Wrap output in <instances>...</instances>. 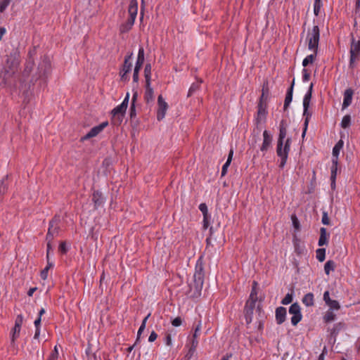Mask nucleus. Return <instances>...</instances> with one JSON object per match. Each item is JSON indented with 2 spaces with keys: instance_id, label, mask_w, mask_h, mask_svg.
Here are the masks:
<instances>
[{
  "instance_id": "11",
  "label": "nucleus",
  "mask_w": 360,
  "mask_h": 360,
  "mask_svg": "<svg viewBox=\"0 0 360 360\" xmlns=\"http://www.w3.org/2000/svg\"><path fill=\"white\" fill-rule=\"evenodd\" d=\"M132 56L133 53H130L124 58V64L120 72L122 80L126 81L129 79L127 75L131 70L132 63L131 62V59L132 58Z\"/></svg>"
},
{
  "instance_id": "21",
  "label": "nucleus",
  "mask_w": 360,
  "mask_h": 360,
  "mask_svg": "<svg viewBox=\"0 0 360 360\" xmlns=\"http://www.w3.org/2000/svg\"><path fill=\"white\" fill-rule=\"evenodd\" d=\"M144 63V49L141 46L139 49L138 57L134 69L141 70Z\"/></svg>"
},
{
  "instance_id": "22",
  "label": "nucleus",
  "mask_w": 360,
  "mask_h": 360,
  "mask_svg": "<svg viewBox=\"0 0 360 360\" xmlns=\"http://www.w3.org/2000/svg\"><path fill=\"white\" fill-rule=\"evenodd\" d=\"M303 304L307 307H312L314 305V294L312 292L307 293L302 298Z\"/></svg>"
},
{
  "instance_id": "25",
  "label": "nucleus",
  "mask_w": 360,
  "mask_h": 360,
  "mask_svg": "<svg viewBox=\"0 0 360 360\" xmlns=\"http://www.w3.org/2000/svg\"><path fill=\"white\" fill-rule=\"evenodd\" d=\"M292 86H290V88L288 89V91H287V94H286V96H285V101H284V105H283V109L284 110H286L287 108H288L290 103H291L292 100Z\"/></svg>"
},
{
  "instance_id": "56",
  "label": "nucleus",
  "mask_w": 360,
  "mask_h": 360,
  "mask_svg": "<svg viewBox=\"0 0 360 360\" xmlns=\"http://www.w3.org/2000/svg\"><path fill=\"white\" fill-rule=\"evenodd\" d=\"M59 251L63 253V254H65L68 251V248L66 247V243L65 242H62L60 245H59Z\"/></svg>"
},
{
  "instance_id": "44",
  "label": "nucleus",
  "mask_w": 360,
  "mask_h": 360,
  "mask_svg": "<svg viewBox=\"0 0 360 360\" xmlns=\"http://www.w3.org/2000/svg\"><path fill=\"white\" fill-rule=\"evenodd\" d=\"M311 117V116H304V122L303 131H302V139H304L305 135H306V132H307V127H308L309 120H310Z\"/></svg>"
},
{
  "instance_id": "13",
  "label": "nucleus",
  "mask_w": 360,
  "mask_h": 360,
  "mask_svg": "<svg viewBox=\"0 0 360 360\" xmlns=\"http://www.w3.org/2000/svg\"><path fill=\"white\" fill-rule=\"evenodd\" d=\"M158 105L157 120L160 121L165 117L168 108V105L163 99L162 95H160L158 98Z\"/></svg>"
},
{
  "instance_id": "23",
  "label": "nucleus",
  "mask_w": 360,
  "mask_h": 360,
  "mask_svg": "<svg viewBox=\"0 0 360 360\" xmlns=\"http://www.w3.org/2000/svg\"><path fill=\"white\" fill-rule=\"evenodd\" d=\"M345 327V325L344 323L340 322L338 323H336L334 325L333 328L330 330V335L333 337L334 338H336L338 333L344 329Z\"/></svg>"
},
{
  "instance_id": "33",
  "label": "nucleus",
  "mask_w": 360,
  "mask_h": 360,
  "mask_svg": "<svg viewBox=\"0 0 360 360\" xmlns=\"http://www.w3.org/2000/svg\"><path fill=\"white\" fill-rule=\"evenodd\" d=\"M269 94V89L268 87V83H264L262 87V95L259 98L260 101H267Z\"/></svg>"
},
{
  "instance_id": "14",
  "label": "nucleus",
  "mask_w": 360,
  "mask_h": 360,
  "mask_svg": "<svg viewBox=\"0 0 360 360\" xmlns=\"http://www.w3.org/2000/svg\"><path fill=\"white\" fill-rule=\"evenodd\" d=\"M108 125V122H103L101 124L94 127L91 129V130L82 138V140H86L96 136L99 133H101L107 126Z\"/></svg>"
},
{
  "instance_id": "40",
  "label": "nucleus",
  "mask_w": 360,
  "mask_h": 360,
  "mask_svg": "<svg viewBox=\"0 0 360 360\" xmlns=\"http://www.w3.org/2000/svg\"><path fill=\"white\" fill-rule=\"evenodd\" d=\"M351 124V116L349 115H346L343 117L341 122V127L343 129H347L350 126Z\"/></svg>"
},
{
  "instance_id": "19",
  "label": "nucleus",
  "mask_w": 360,
  "mask_h": 360,
  "mask_svg": "<svg viewBox=\"0 0 360 360\" xmlns=\"http://www.w3.org/2000/svg\"><path fill=\"white\" fill-rule=\"evenodd\" d=\"M144 99L147 104L154 101V91L150 86V83H146Z\"/></svg>"
},
{
  "instance_id": "37",
  "label": "nucleus",
  "mask_w": 360,
  "mask_h": 360,
  "mask_svg": "<svg viewBox=\"0 0 360 360\" xmlns=\"http://www.w3.org/2000/svg\"><path fill=\"white\" fill-rule=\"evenodd\" d=\"M316 259L319 262H323L326 258V249L325 248H319L316 251Z\"/></svg>"
},
{
  "instance_id": "55",
  "label": "nucleus",
  "mask_w": 360,
  "mask_h": 360,
  "mask_svg": "<svg viewBox=\"0 0 360 360\" xmlns=\"http://www.w3.org/2000/svg\"><path fill=\"white\" fill-rule=\"evenodd\" d=\"M267 106V101H260L259 100V103L257 105V108L259 109H266Z\"/></svg>"
},
{
  "instance_id": "38",
  "label": "nucleus",
  "mask_w": 360,
  "mask_h": 360,
  "mask_svg": "<svg viewBox=\"0 0 360 360\" xmlns=\"http://www.w3.org/2000/svg\"><path fill=\"white\" fill-rule=\"evenodd\" d=\"M322 6L323 4L321 0H314V13L316 16H318L319 15Z\"/></svg>"
},
{
  "instance_id": "2",
  "label": "nucleus",
  "mask_w": 360,
  "mask_h": 360,
  "mask_svg": "<svg viewBox=\"0 0 360 360\" xmlns=\"http://www.w3.org/2000/svg\"><path fill=\"white\" fill-rule=\"evenodd\" d=\"M18 65V57L15 52L6 55V59L1 72V77L5 85L8 84V79L15 73Z\"/></svg>"
},
{
  "instance_id": "8",
  "label": "nucleus",
  "mask_w": 360,
  "mask_h": 360,
  "mask_svg": "<svg viewBox=\"0 0 360 360\" xmlns=\"http://www.w3.org/2000/svg\"><path fill=\"white\" fill-rule=\"evenodd\" d=\"M349 53V67L354 68V62L356 61V60H358L359 57L360 56V40H355L353 36L352 37Z\"/></svg>"
},
{
  "instance_id": "39",
  "label": "nucleus",
  "mask_w": 360,
  "mask_h": 360,
  "mask_svg": "<svg viewBox=\"0 0 360 360\" xmlns=\"http://www.w3.org/2000/svg\"><path fill=\"white\" fill-rule=\"evenodd\" d=\"M336 315L333 313V311L328 310L325 316H323V319L326 323L331 322L335 319Z\"/></svg>"
},
{
  "instance_id": "20",
  "label": "nucleus",
  "mask_w": 360,
  "mask_h": 360,
  "mask_svg": "<svg viewBox=\"0 0 360 360\" xmlns=\"http://www.w3.org/2000/svg\"><path fill=\"white\" fill-rule=\"evenodd\" d=\"M329 233H327V230L324 227L320 229V237L319 239L318 244L319 246L327 245L328 243Z\"/></svg>"
},
{
  "instance_id": "12",
  "label": "nucleus",
  "mask_w": 360,
  "mask_h": 360,
  "mask_svg": "<svg viewBox=\"0 0 360 360\" xmlns=\"http://www.w3.org/2000/svg\"><path fill=\"white\" fill-rule=\"evenodd\" d=\"M313 83H311L309 89L304 96L303 99V116H311V112L309 111V104L311 98L312 91H313Z\"/></svg>"
},
{
  "instance_id": "48",
  "label": "nucleus",
  "mask_w": 360,
  "mask_h": 360,
  "mask_svg": "<svg viewBox=\"0 0 360 360\" xmlns=\"http://www.w3.org/2000/svg\"><path fill=\"white\" fill-rule=\"evenodd\" d=\"M22 322H23V316L22 314H19L16 317L14 326H15L17 328H21Z\"/></svg>"
},
{
  "instance_id": "32",
  "label": "nucleus",
  "mask_w": 360,
  "mask_h": 360,
  "mask_svg": "<svg viewBox=\"0 0 360 360\" xmlns=\"http://www.w3.org/2000/svg\"><path fill=\"white\" fill-rule=\"evenodd\" d=\"M202 82V80H198L196 82L193 83L188 90L187 96H191L196 91H198Z\"/></svg>"
},
{
  "instance_id": "49",
  "label": "nucleus",
  "mask_w": 360,
  "mask_h": 360,
  "mask_svg": "<svg viewBox=\"0 0 360 360\" xmlns=\"http://www.w3.org/2000/svg\"><path fill=\"white\" fill-rule=\"evenodd\" d=\"M321 222L324 225H329L330 224V219H329V217L328 216V212H326V211L323 212Z\"/></svg>"
},
{
  "instance_id": "41",
  "label": "nucleus",
  "mask_w": 360,
  "mask_h": 360,
  "mask_svg": "<svg viewBox=\"0 0 360 360\" xmlns=\"http://www.w3.org/2000/svg\"><path fill=\"white\" fill-rule=\"evenodd\" d=\"M253 311L254 310H248V309L246 308L244 309L245 321L248 324L252 322Z\"/></svg>"
},
{
  "instance_id": "3",
  "label": "nucleus",
  "mask_w": 360,
  "mask_h": 360,
  "mask_svg": "<svg viewBox=\"0 0 360 360\" xmlns=\"http://www.w3.org/2000/svg\"><path fill=\"white\" fill-rule=\"evenodd\" d=\"M204 282V272H203V266L201 261V257L197 261L195 265V271L193 275V283L189 285L190 292L194 290L193 293H191V297H197L200 295V291L202 290Z\"/></svg>"
},
{
  "instance_id": "27",
  "label": "nucleus",
  "mask_w": 360,
  "mask_h": 360,
  "mask_svg": "<svg viewBox=\"0 0 360 360\" xmlns=\"http://www.w3.org/2000/svg\"><path fill=\"white\" fill-rule=\"evenodd\" d=\"M21 328L13 327L11 331V345L15 346V341L19 337Z\"/></svg>"
},
{
  "instance_id": "64",
  "label": "nucleus",
  "mask_w": 360,
  "mask_h": 360,
  "mask_svg": "<svg viewBox=\"0 0 360 360\" xmlns=\"http://www.w3.org/2000/svg\"><path fill=\"white\" fill-rule=\"evenodd\" d=\"M139 70H137V69L134 70L133 80L134 82H138V81H139Z\"/></svg>"
},
{
  "instance_id": "43",
  "label": "nucleus",
  "mask_w": 360,
  "mask_h": 360,
  "mask_svg": "<svg viewBox=\"0 0 360 360\" xmlns=\"http://www.w3.org/2000/svg\"><path fill=\"white\" fill-rule=\"evenodd\" d=\"M257 300L255 299H251L249 297L248 300L247 301L245 304V308L248 309V310H254L255 308V304Z\"/></svg>"
},
{
  "instance_id": "29",
  "label": "nucleus",
  "mask_w": 360,
  "mask_h": 360,
  "mask_svg": "<svg viewBox=\"0 0 360 360\" xmlns=\"http://www.w3.org/2000/svg\"><path fill=\"white\" fill-rule=\"evenodd\" d=\"M332 162H333V165L330 168V172H331L330 181H333V183H334V180L336 179V175H337L338 160L333 159Z\"/></svg>"
},
{
  "instance_id": "1",
  "label": "nucleus",
  "mask_w": 360,
  "mask_h": 360,
  "mask_svg": "<svg viewBox=\"0 0 360 360\" xmlns=\"http://www.w3.org/2000/svg\"><path fill=\"white\" fill-rule=\"evenodd\" d=\"M286 134L287 128L279 129V134L276 146V153L277 155L281 158L279 167L281 169L283 168L286 164L291 143V139L288 138L285 140L284 144V139L286 136Z\"/></svg>"
},
{
  "instance_id": "54",
  "label": "nucleus",
  "mask_w": 360,
  "mask_h": 360,
  "mask_svg": "<svg viewBox=\"0 0 360 360\" xmlns=\"http://www.w3.org/2000/svg\"><path fill=\"white\" fill-rule=\"evenodd\" d=\"M310 78V74L306 68L302 70V80L303 82H307Z\"/></svg>"
},
{
  "instance_id": "26",
  "label": "nucleus",
  "mask_w": 360,
  "mask_h": 360,
  "mask_svg": "<svg viewBox=\"0 0 360 360\" xmlns=\"http://www.w3.org/2000/svg\"><path fill=\"white\" fill-rule=\"evenodd\" d=\"M342 147L343 141L342 140H340L333 148V159H337L338 160V155Z\"/></svg>"
},
{
  "instance_id": "46",
  "label": "nucleus",
  "mask_w": 360,
  "mask_h": 360,
  "mask_svg": "<svg viewBox=\"0 0 360 360\" xmlns=\"http://www.w3.org/2000/svg\"><path fill=\"white\" fill-rule=\"evenodd\" d=\"M12 0H1L0 1V12L4 13Z\"/></svg>"
},
{
  "instance_id": "15",
  "label": "nucleus",
  "mask_w": 360,
  "mask_h": 360,
  "mask_svg": "<svg viewBox=\"0 0 360 360\" xmlns=\"http://www.w3.org/2000/svg\"><path fill=\"white\" fill-rule=\"evenodd\" d=\"M273 141L272 135L267 131L264 130L263 132V143L260 146V150L264 154L271 146Z\"/></svg>"
},
{
  "instance_id": "57",
  "label": "nucleus",
  "mask_w": 360,
  "mask_h": 360,
  "mask_svg": "<svg viewBox=\"0 0 360 360\" xmlns=\"http://www.w3.org/2000/svg\"><path fill=\"white\" fill-rule=\"evenodd\" d=\"M195 349H196L195 348H193L192 347H190V349H188V353L186 355V357L187 358V359H191V357L193 356V355L195 352Z\"/></svg>"
},
{
  "instance_id": "63",
  "label": "nucleus",
  "mask_w": 360,
  "mask_h": 360,
  "mask_svg": "<svg viewBox=\"0 0 360 360\" xmlns=\"http://www.w3.org/2000/svg\"><path fill=\"white\" fill-rule=\"evenodd\" d=\"M200 328H201V322L200 321L198 323V324L197 325V326L195 327V331H194V333L193 335V338H197V337L198 335V332L200 331Z\"/></svg>"
},
{
  "instance_id": "7",
  "label": "nucleus",
  "mask_w": 360,
  "mask_h": 360,
  "mask_svg": "<svg viewBox=\"0 0 360 360\" xmlns=\"http://www.w3.org/2000/svg\"><path fill=\"white\" fill-rule=\"evenodd\" d=\"M60 217L55 215L54 217L50 221L48 232L46 234V240L47 241H52L53 238L59 234Z\"/></svg>"
},
{
  "instance_id": "36",
  "label": "nucleus",
  "mask_w": 360,
  "mask_h": 360,
  "mask_svg": "<svg viewBox=\"0 0 360 360\" xmlns=\"http://www.w3.org/2000/svg\"><path fill=\"white\" fill-rule=\"evenodd\" d=\"M259 134H260V129L257 128L256 129L253 130L252 138L251 143H250V145L252 146V147L255 146V145L257 142V140L259 139Z\"/></svg>"
},
{
  "instance_id": "5",
  "label": "nucleus",
  "mask_w": 360,
  "mask_h": 360,
  "mask_svg": "<svg viewBox=\"0 0 360 360\" xmlns=\"http://www.w3.org/2000/svg\"><path fill=\"white\" fill-rule=\"evenodd\" d=\"M129 94H127L122 103L112 110V123L114 125H120L124 116L129 103Z\"/></svg>"
},
{
  "instance_id": "50",
  "label": "nucleus",
  "mask_w": 360,
  "mask_h": 360,
  "mask_svg": "<svg viewBox=\"0 0 360 360\" xmlns=\"http://www.w3.org/2000/svg\"><path fill=\"white\" fill-rule=\"evenodd\" d=\"M210 215L206 214L203 215V228L205 229H207L210 225Z\"/></svg>"
},
{
  "instance_id": "18",
  "label": "nucleus",
  "mask_w": 360,
  "mask_h": 360,
  "mask_svg": "<svg viewBox=\"0 0 360 360\" xmlns=\"http://www.w3.org/2000/svg\"><path fill=\"white\" fill-rule=\"evenodd\" d=\"M286 309L283 307H277L276 309V321L277 324L281 325L285 321Z\"/></svg>"
},
{
  "instance_id": "51",
  "label": "nucleus",
  "mask_w": 360,
  "mask_h": 360,
  "mask_svg": "<svg viewBox=\"0 0 360 360\" xmlns=\"http://www.w3.org/2000/svg\"><path fill=\"white\" fill-rule=\"evenodd\" d=\"M199 210L201 211V212L202 213V215H206V214H208V209H207V206L205 203H201L199 205Z\"/></svg>"
},
{
  "instance_id": "47",
  "label": "nucleus",
  "mask_w": 360,
  "mask_h": 360,
  "mask_svg": "<svg viewBox=\"0 0 360 360\" xmlns=\"http://www.w3.org/2000/svg\"><path fill=\"white\" fill-rule=\"evenodd\" d=\"M292 295L288 293L285 297L281 300V304L283 305H287L292 302Z\"/></svg>"
},
{
  "instance_id": "10",
  "label": "nucleus",
  "mask_w": 360,
  "mask_h": 360,
  "mask_svg": "<svg viewBox=\"0 0 360 360\" xmlns=\"http://www.w3.org/2000/svg\"><path fill=\"white\" fill-rule=\"evenodd\" d=\"M289 313L292 315L291 318V323L295 326L302 320V315L301 309L297 302L293 303L289 309Z\"/></svg>"
},
{
  "instance_id": "16",
  "label": "nucleus",
  "mask_w": 360,
  "mask_h": 360,
  "mask_svg": "<svg viewBox=\"0 0 360 360\" xmlns=\"http://www.w3.org/2000/svg\"><path fill=\"white\" fill-rule=\"evenodd\" d=\"M91 200L94 204V208L98 209L103 206L105 202V198H103L101 192L99 191H95L93 193Z\"/></svg>"
},
{
  "instance_id": "17",
  "label": "nucleus",
  "mask_w": 360,
  "mask_h": 360,
  "mask_svg": "<svg viewBox=\"0 0 360 360\" xmlns=\"http://www.w3.org/2000/svg\"><path fill=\"white\" fill-rule=\"evenodd\" d=\"M354 91L351 89H347L344 92V99L342 103V109L347 108L349 106L352 101Z\"/></svg>"
},
{
  "instance_id": "59",
  "label": "nucleus",
  "mask_w": 360,
  "mask_h": 360,
  "mask_svg": "<svg viewBox=\"0 0 360 360\" xmlns=\"http://www.w3.org/2000/svg\"><path fill=\"white\" fill-rule=\"evenodd\" d=\"M58 352L57 347L56 346L54 347L53 351H52V352L51 353V354L49 355V357L53 358L54 359L57 360L58 359Z\"/></svg>"
},
{
  "instance_id": "42",
  "label": "nucleus",
  "mask_w": 360,
  "mask_h": 360,
  "mask_svg": "<svg viewBox=\"0 0 360 360\" xmlns=\"http://www.w3.org/2000/svg\"><path fill=\"white\" fill-rule=\"evenodd\" d=\"M53 266V264L49 262L48 261V264H47V266H46L45 269H44L41 271V274H40V276L41 278L43 279V280H46L47 278V276H48V271L50 268H51Z\"/></svg>"
},
{
  "instance_id": "35",
  "label": "nucleus",
  "mask_w": 360,
  "mask_h": 360,
  "mask_svg": "<svg viewBox=\"0 0 360 360\" xmlns=\"http://www.w3.org/2000/svg\"><path fill=\"white\" fill-rule=\"evenodd\" d=\"M267 114V111L266 109H259L257 110V124H258L262 120L266 119V115Z\"/></svg>"
},
{
  "instance_id": "9",
  "label": "nucleus",
  "mask_w": 360,
  "mask_h": 360,
  "mask_svg": "<svg viewBox=\"0 0 360 360\" xmlns=\"http://www.w3.org/2000/svg\"><path fill=\"white\" fill-rule=\"evenodd\" d=\"M51 72V62L47 56H44L38 66L39 78L46 79Z\"/></svg>"
},
{
  "instance_id": "4",
  "label": "nucleus",
  "mask_w": 360,
  "mask_h": 360,
  "mask_svg": "<svg viewBox=\"0 0 360 360\" xmlns=\"http://www.w3.org/2000/svg\"><path fill=\"white\" fill-rule=\"evenodd\" d=\"M138 12L137 0H131L128 8L129 18L125 23L120 26L121 32H127L130 30L134 23Z\"/></svg>"
},
{
  "instance_id": "60",
  "label": "nucleus",
  "mask_w": 360,
  "mask_h": 360,
  "mask_svg": "<svg viewBox=\"0 0 360 360\" xmlns=\"http://www.w3.org/2000/svg\"><path fill=\"white\" fill-rule=\"evenodd\" d=\"M250 298L257 300V290L255 288H252Z\"/></svg>"
},
{
  "instance_id": "62",
  "label": "nucleus",
  "mask_w": 360,
  "mask_h": 360,
  "mask_svg": "<svg viewBox=\"0 0 360 360\" xmlns=\"http://www.w3.org/2000/svg\"><path fill=\"white\" fill-rule=\"evenodd\" d=\"M323 300L326 302V304L328 303L331 300L328 291H326L323 293Z\"/></svg>"
},
{
  "instance_id": "53",
  "label": "nucleus",
  "mask_w": 360,
  "mask_h": 360,
  "mask_svg": "<svg viewBox=\"0 0 360 360\" xmlns=\"http://www.w3.org/2000/svg\"><path fill=\"white\" fill-rule=\"evenodd\" d=\"M182 323V319L181 317L178 316L176 317L174 319L172 320V324L174 327L180 326Z\"/></svg>"
},
{
  "instance_id": "61",
  "label": "nucleus",
  "mask_w": 360,
  "mask_h": 360,
  "mask_svg": "<svg viewBox=\"0 0 360 360\" xmlns=\"http://www.w3.org/2000/svg\"><path fill=\"white\" fill-rule=\"evenodd\" d=\"M157 338H158L157 333L155 331H152L148 338V341L150 342H154L157 339Z\"/></svg>"
},
{
  "instance_id": "58",
  "label": "nucleus",
  "mask_w": 360,
  "mask_h": 360,
  "mask_svg": "<svg viewBox=\"0 0 360 360\" xmlns=\"http://www.w3.org/2000/svg\"><path fill=\"white\" fill-rule=\"evenodd\" d=\"M136 107L135 105L131 104L130 110H129V116L131 118H133L136 116Z\"/></svg>"
},
{
  "instance_id": "34",
  "label": "nucleus",
  "mask_w": 360,
  "mask_h": 360,
  "mask_svg": "<svg viewBox=\"0 0 360 360\" xmlns=\"http://www.w3.org/2000/svg\"><path fill=\"white\" fill-rule=\"evenodd\" d=\"M317 53L316 52H314L313 54L307 56L302 61V65L305 68L307 67L309 63H313L314 61L316 56Z\"/></svg>"
},
{
  "instance_id": "45",
  "label": "nucleus",
  "mask_w": 360,
  "mask_h": 360,
  "mask_svg": "<svg viewBox=\"0 0 360 360\" xmlns=\"http://www.w3.org/2000/svg\"><path fill=\"white\" fill-rule=\"evenodd\" d=\"M331 309H339L340 308V304L337 300H331L328 303L326 304Z\"/></svg>"
},
{
  "instance_id": "28",
  "label": "nucleus",
  "mask_w": 360,
  "mask_h": 360,
  "mask_svg": "<svg viewBox=\"0 0 360 360\" xmlns=\"http://www.w3.org/2000/svg\"><path fill=\"white\" fill-rule=\"evenodd\" d=\"M35 54V49H33L32 51H30L29 53H28V60L27 62V65H26V69L25 70H28V72H30L32 68V66L34 65V60H33V56Z\"/></svg>"
},
{
  "instance_id": "24",
  "label": "nucleus",
  "mask_w": 360,
  "mask_h": 360,
  "mask_svg": "<svg viewBox=\"0 0 360 360\" xmlns=\"http://www.w3.org/2000/svg\"><path fill=\"white\" fill-rule=\"evenodd\" d=\"M233 155V150L231 149L226 163L223 165L221 169V176L226 175L229 166L230 165Z\"/></svg>"
},
{
  "instance_id": "30",
  "label": "nucleus",
  "mask_w": 360,
  "mask_h": 360,
  "mask_svg": "<svg viewBox=\"0 0 360 360\" xmlns=\"http://www.w3.org/2000/svg\"><path fill=\"white\" fill-rule=\"evenodd\" d=\"M151 65L150 63H147L144 68V77L146 79V83H150L151 81Z\"/></svg>"
},
{
  "instance_id": "52",
  "label": "nucleus",
  "mask_w": 360,
  "mask_h": 360,
  "mask_svg": "<svg viewBox=\"0 0 360 360\" xmlns=\"http://www.w3.org/2000/svg\"><path fill=\"white\" fill-rule=\"evenodd\" d=\"M291 219H292V224H293L294 227L297 230L300 229V222H299V220H298L297 217H296V215H295V214L292 215Z\"/></svg>"
},
{
  "instance_id": "31",
  "label": "nucleus",
  "mask_w": 360,
  "mask_h": 360,
  "mask_svg": "<svg viewBox=\"0 0 360 360\" xmlns=\"http://www.w3.org/2000/svg\"><path fill=\"white\" fill-rule=\"evenodd\" d=\"M335 268V263L333 260H328L324 265V271L326 275H329L331 271H334Z\"/></svg>"
},
{
  "instance_id": "6",
  "label": "nucleus",
  "mask_w": 360,
  "mask_h": 360,
  "mask_svg": "<svg viewBox=\"0 0 360 360\" xmlns=\"http://www.w3.org/2000/svg\"><path fill=\"white\" fill-rule=\"evenodd\" d=\"M320 39V30L318 25H314L311 30L307 33V40L308 41V48L317 53L318 46Z\"/></svg>"
}]
</instances>
